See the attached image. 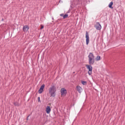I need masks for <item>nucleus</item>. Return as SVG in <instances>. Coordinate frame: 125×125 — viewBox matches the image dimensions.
Returning <instances> with one entry per match:
<instances>
[{"mask_svg": "<svg viewBox=\"0 0 125 125\" xmlns=\"http://www.w3.org/2000/svg\"><path fill=\"white\" fill-rule=\"evenodd\" d=\"M60 16H62L63 17H64V14H60Z\"/></svg>", "mask_w": 125, "mask_h": 125, "instance_id": "18", "label": "nucleus"}, {"mask_svg": "<svg viewBox=\"0 0 125 125\" xmlns=\"http://www.w3.org/2000/svg\"><path fill=\"white\" fill-rule=\"evenodd\" d=\"M76 88H77V91H78V92H79V93H81L82 92V90H83V88H81V86H77L76 87Z\"/></svg>", "mask_w": 125, "mask_h": 125, "instance_id": "9", "label": "nucleus"}, {"mask_svg": "<svg viewBox=\"0 0 125 125\" xmlns=\"http://www.w3.org/2000/svg\"><path fill=\"white\" fill-rule=\"evenodd\" d=\"M86 67L87 69L88 70V74L90 76L91 74H92V66L90 64V65H86Z\"/></svg>", "mask_w": 125, "mask_h": 125, "instance_id": "3", "label": "nucleus"}, {"mask_svg": "<svg viewBox=\"0 0 125 125\" xmlns=\"http://www.w3.org/2000/svg\"><path fill=\"white\" fill-rule=\"evenodd\" d=\"M38 102H40V103H41V98H40V97H39L38 98Z\"/></svg>", "mask_w": 125, "mask_h": 125, "instance_id": "16", "label": "nucleus"}, {"mask_svg": "<svg viewBox=\"0 0 125 125\" xmlns=\"http://www.w3.org/2000/svg\"><path fill=\"white\" fill-rule=\"evenodd\" d=\"M95 27L97 30H101V28H102L101 24H100L99 22H96V25H95Z\"/></svg>", "mask_w": 125, "mask_h": 125, "instance_id": "7", "label": "nucleus"}, {"mask_svg": "<svg viewBox=\"0 0 125 125\" xmlns=\"http://www.w3.org/2000/svg\"><path fill=\"white\" fill-rule=\"evenodd\" d=\"M50 111H51V109H50V107H49V106H47L46 108V112L47 114H49V113H50Z\"/></svg>", "mask_w": 125, "mask_h": 125, "instance_id": "10", "label": "nucleus"}, {"mask_svg": "<svg viewBox=\"0 0 125 125\" xmlns=\"http://www.w3.org/2000/svg\"><path fill=\"white\" fill-rule=\"evenodd\" d=\"M44 86L45 85L44 84H43L40 87V88L39 89V90H38V92L40 94H41V93H42V92H43V89H44Z\"/></svg>", "mask_w": 125, "mask_h": 125, "instance_id": "6", "label": "nucleus"}, {"mask_svg": "<svg viewBox=\"0 0 125 125\" xmlns=\"http://www.w3.org/2000/svg\"><path fill=\"white\" fill-rule=\"evenodd\" d=\"M81 83L82 84H83V85H85V84H86L87 83V82L86 81H82Z\"/></svg>", "mask_w": 125, "mask_h": 125, "instance_id": "13", "label": "nucleus"}, {"mask_svg": "<svg viewBox=\"0 0 125 125\" xmlns=\"http://www.w3.org/2000/svg\"><path fill=\"white\" fill-rule=\"evenodd\" d=\"M101 60V57L100 56H97L96 58V61H99Z\"/></svg>", "mask_w": 125, "mask_h": 125, "instance_id": "12", "label": "nucleus"}, {"mask_svg": "<svg viewBox=\"0 0 125 125\" xmlns=\"http://www.w3.org/2000/svg\"><path fill=\"white\" fill-rule=\"evenodd\" d=\"M41 27L40 29L42 30V29H43V25H41Z\"/></svg>", "mask_w": 125, "mask_h": 125, "instance_id": "17", "label": "nucleus"}, {"mask_svg": "<svg viewBox=\"0 0 125 125\" xmlns=\"http://www.w3.org/2000/svg\"><path fill=\"white\" fill-rule=\"evenodd\" d=\"M85 38H86V44H88L89 43V36L88 35V32L87 31H86V34H85Z\"/></svg>", "mask_w": 125, "mask_h": 125, "instance_id": "5", "label": "nucleus"}, {"mask_svg": "<svg viewBox=\"0 0 125 125\" xmlns=\"http://www.w3.org/2000/svg\"><path fill=\"white\" fill-rule=\"evenodd\" d=\"M56 86L53 84L49 88V93L50 94V97H55V95H56Z\"/></svg>", "mask_w": 125, "mask_h": 125, "instance_id": "1", "label": "nucleus"}, {"mask_svg": "<svg viewBox=\"0 0 125 125\" xmlns=\"http://www.w3.org/2000/svg\"><path fill=\"white\" fill-rule=\"evenodd\" d=\"M29 29H30V27H29L28 25H26L23 26V31L25 32H28Z\"/></svg>", "mask_w": 125, "mask_h": 125, "instance_id": "8", "label": "nucleus"}, {"mask_svg": "<svg viewBox=\"0 0 125 125\" xmlns=\"http://www.w3.org/2000/svg\"><path fill=\"white\" fill-rule=\"evenodd\" d=\"M14 105H15V106H19L20 104L18 102H15L14 103Z\"/></svg>", "mask_w": 125, "mask_h": 125, "instance_id": "15", "label": "nucleus"}, {"mask_svg": "<svg viewBox=\"0 0 125 125\" xmlns=\"http://www.w3.org/2000/svg\"><path fill=\"white\" fill-rule=\"evenodd\" d=\"M28 118H29V116L27 117L26 120L28 121Z\"/></svg>", "mask_w": 125, "mask_h": 125, "instance_id": "19", "label": "nucleus"}, {"mask_svg": "<svg viewBox=\"0 0 125 125\" xmlns=\"http://www.w3.org/2000/svg\"><path fill=\"white\" fill-rule=\"evenodd\" d=\"M61 93L62 94V96H65V95L67 94V90L64 88H62L61 89Z\"/></svg>", "mask_w": 125, "mask_h": 125, "instance_id": "4", "label": "nucleus"}, {"mask_svg": "<svg viewBox=\"0 0 125 125\" xmlns=\"http://www.w3.org/2000/svg\"><path fill=\"white\" fill-rule=\"evenodd\" d=\"M88 63L89 65H93L94 62H95V57H94V55L92 53H89L88 56Z\"/></svg>", "mask_w": 125, "mask_h": 125, "instance_id": "2", "label": "nucleus"}, {"mask_svg": "<svg viewBox=\"0 0 125 125\" xmlns=\"http://www.w3.org/2000/svg\"><path fill=\"white\" fill-rule=\"evenodd\" d=\"M113 2H110L108 5V7H109V8H111L112 9H113V7H112V5H113Z\"/></svg>", "mask_w": 125, "mask_h": 125, "instance_id": "11", "label": "nucleus"}, {"mask_svg": "<svg viewBox=\"0 0 125 125\" xmlns=\"http://www.w3.org/2000/svg\"><path fill=\"white\" fill-rule=\"evenodd\" d=\"M68 14H65L64 15H63V19H66V18H68Z\"/></svg>", "mask_w": 125, "mask_h": 125, "instance_id": "14", "label": "nucleus"}]
</instances>
